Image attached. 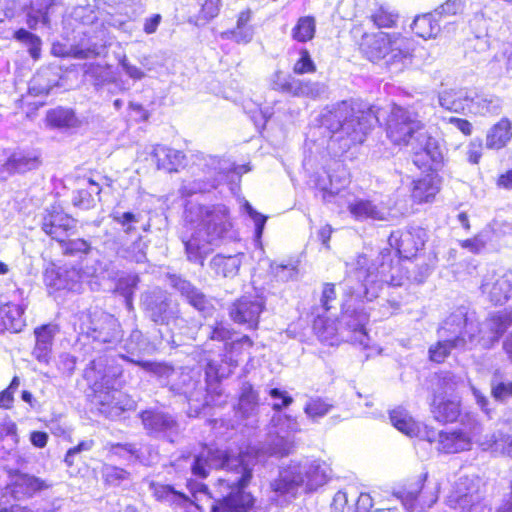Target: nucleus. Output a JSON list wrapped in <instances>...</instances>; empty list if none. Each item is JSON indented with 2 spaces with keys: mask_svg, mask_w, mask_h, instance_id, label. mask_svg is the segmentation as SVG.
I'll list each match as a JSON object with an SVG mask.
<instances>
[{
  "mask_svg": "<svg viewBox=\"0 0 512 512\" xmlns=\"http://www.w3.org/2000/svg\"><path fill=\"white\" fill-rule=\"evenodd\" d=\"M13 475L15 477L13 486L17 489V491L24 495L32 496L35 493L48 488V485L45 483V481L36 476L24 474L19 471H15Z\"/></svg>",
  "mask_w": 512,
  "mask_h": 512,
  "instance_id": "obj_26",
  "label": "nucleus"
},
{
  "mask_svg": "<svg viewBox=\"0 0 512 512\" xmlns=\"http://www.w3.org/2000/svg\"><path fill=\"white\" fill-rule=\"evenodd\" d=\"M211 266L217 275L233 277L239 271L240 261L236 256L218 254L211 260Z\"/></svg>",
  "mask_w": 512,
  "mask_h": 512,
  "instance_id": "obj_29",
  "label": "nucleus"
},
{
  "mask_svg": "<svg viewBox=\"0 0 512 512\" xmlns=\"http://www.w3.org/2000/svg\"><path fill=\"white\" fill-rule=\"evenodd\" d=\"M139 417L144 428L152 432L163 431L173 425V421L167 414L152 409L140 412Z\"/></svg>",
  "mask_w": 512,
  "mask_h": 512,
  "instance_id": "obj_27",
  "label": "nucleus"
},
{
  "mask_svg": "<svg viewBox=\"0 0 512 512\" xmlns=\"http://www.w3.org/2000/svg\"><path fill=\"white\" fill-rule=\"evenodd\" d=\"M332 407V404H329L326 400L317 397L310 399L306 403L304 412L308 417L316 419L325 416L332 409Z\"/></svg>",
  "mask_w": 512,
  "mask_h": 512,
  "instance_id": "obj_37",
  "label": "nucleus"
},
{
  "mask_svg": "<svg viewBox=\"0 0 512 512\" xmlns=\"http://www.w3.org/2000/svg\"><path fill=\"white\" fill-rule=\"evenodd\" d=\"M427 478V472L421 473L415 479L408 480L401 489L395 493V496L408 511L413 510L418 504L430 506L436 502L435 496L428 500L425 499L424 486Z\"/></svg>",
  "mask_w": 512,
  "mask_h": 512,
  "instance_id": "obj_11",
  "label": "nucleus"
},
{
  "mask_svg": "<svg viewBox=\"0 0 512 512\" xmlns=\"http://www.w3.org/2000/svg\"><path fill=\"white\" fill-rule=\"evenodd\" d=\"M373 499L369 493H360L353 503L352 512H371Z\"/></svg>",
  "mask_w": 512,
  "mask_h": 512,
  "instance_id": "obj_49",
  "label": "nucleus"
},
{
  "mask_svg": "<svg viewBox=\"0 0 512 512\" xmlns=\"http://www.w3.org/2000/svg\"><path fill=\"white\" fill-rule=\"evenodd\" d=\"M7 437H11L15 443L19 441L17 425L9 418L0 422V438L4 439Z\"/></svg>",
  "mask_w": 512,
  "mask_h": 512,
  "instance_id": "obj_48",
  "label": "nucleus"
},
{
  "mask_svg": "<svg viewBox=\"0 0 512 512\" xmlns=\"http://www.w3.org/2000/svg\"><path fill=\"white\" fill-rule=\"evenodd\" d=\"M316 18L312 15L301 16L291 29V38L297 43L311 42L316 36Z\"/></svg>",
  "mask_w": 512,
  "mask_h": 512,
  "instance_id": "obj_24",
  "label": "nucleus"
},
{
  "mask_svg": "<svg viewBox=\"0 0 512 512\" xmlns=\"http://www.w3.org/2000/svg\"><path fill=\"white\" fill-rule=\"evenodd\" d=\"M112 219L118 223L119 225L126 227V233H132L135 228L133 226H128L130 223L137 222V217L132 212H124L121 215H112Z\"/></svg>",
  "mask_w": 512,
  "mask_h": 512,
  "instance_id": "obj_50",
  "label": "nucleus"
},
{
  "mask_svg": "<svg viewBox=\"0 0 512 512\" xmlns=\"http://www.w3.org/2000/svg\"><path fill=\"white\" fill-rule=\"evenodd\" d=\"M129 114L135 122H144L149 118V112L139 103H130Z\"/></svg>",
  "mask_w": 512,
  "mask_h": 512,
  "instance_id": "obj_51",
  "label": "nucleus"
},
{
  "mask_svg": "<svg viewBox=\"0 0 512 512\" xmlns=\"http://www.w3.org/2000/svg\"><path fill=\"white\" fill-rule=\"evenodd\" d=\"M14 402L12 391L2 390L0 392V409H10Z\"/></svg>",
  "mask_w": 512,
  "mask_h": 512,
  "instance_id": "obj_59",
  "label": "nucleus"
},
{
  "mask_svg": "<svg viewBox=\"0 0 512 512\" xmlns=\"http://www.w3.org/2000/svg\"><path fill=\"white\" fill-rule=\"evenodd\" d=\"M76 223L77 220L66 213L61 204L53 203L43 213L41 230L52 241L59 244L63 256L84 258L91 253L92 245L85 238H70L75 233Z\"/></svg>",
  "mask_w": 512,
  "mask_h": 512,
  "instance_id": "obj_4",
  "label": "nucleus"
},
{
  "mask_svg": "<svg viewBox=\"0 0 512 512\" xmlns=\"http://www.w3.org/2000/svg\"><path fill=\"white\" fill-rule=\"evenodd\" d=\"M298 55V59L293 64L294 74H314L317 71V65L314 62L309 50L305 47H302L299 49Z\"/></svg>",
  "mask_w": 512,
  "mask_h": 512,
  "instance_id": "obj_34",
  "label": "nucleus"
},
{
  "mask_svg": "<svg viewBox=\"0 0 512 512\" xmlns=\"http://www.w3.org/2000/svg\"><path fill=\"white\" fill-rule=\"evenodd\" d=\"M151 157L157 169L168 173L178 172L186 166L187 162L186 155L183 151L163 144L154 145Z\"/></svg>",
  "mask_w": 512,
  "mask_h": 512,
  "instance_id": "obj_13",
  "label": "nucleus"
},
{
  "mask_svg": "<svg viewBox=\"0 0 512 512\" xmlns=\"http://www.w3.org/2000/svg\"><path fill=\"white\" fill-rule=\"evenodd\" d=\"M439 191V181L431 175H425L412 181L410 199L414 205L430 204Z\"/></svg>",
  "mask_w": 512,
  "mask_h": 512,
  "instance_id": "obj_16",
  "label": "nucleus"
},
{
  "mask_svg": "<svg viewBox=\"0 0 512 512\" xmlns=\"http://www.w3.org/2000/svg\"><path fill=\"white\" fill-rule=\"evenodd\" d=\"M252 18V10L246 8L237 15L236 25L230 31V34L237 42L247 43L251 40V33L248 31V25Z\"/></svg>",
  "mask_w": 512,
  "mask_h": 512,
  "instance_id": "obj_30",
  "label": "nucleus"
},
{
  "mask_svg": "<svg viewBox=\"0 0 512 512\" xmlns=\"http://www.w3.org/2000/svg\"><path fill=\"white\" fill-rule=\"evenodd\" d=\"M399 15L387 5H379L369 16V20L378 29H391L396 27Z\"/></svg>",
  "mask_w": 512,
  "mask_h": 512,
  "instance_id": "obj_28",
  "label": "nucleus"
},
{
  "mask_svg": "<svg viewBox=\"0 0 512 512\" xmlns=\"http://www.w3.org/2000/svg\"><path fill=\"white\" fill-rule=\"evenodd\" d=\"M13 37L17 40V41H20V42H32L33 40L36 39V37H38L37 35L35 34H32L31 32L27 31L26 29L24 28H20L18 30H16L13 34Z\"/></svg>",
  "mask_w": 512,
  "mask_h": 512,
  "instance_id": "obj_60",
  "label": "nucleus"
},
{
  "mask_svg": "<svg viewBox=\"0 0 512 512\" xmlns=\"http://www.w3.org/2000/svg\"><path fill=\"white\" fill-rule=\"evenodd\" d=\"M427 241L428 233L420 226L397 229L388 237L390 247L395 250L398 258L404 261H412L423 255Z\"/></svg>",
  "mask_w": 512,
  "mask_h": 512,
  "instance_id": "obj_8",
  "label": "nucleus"
},
{
  "mask_svg": "<svg viewBox=\"0 0 512 512\" xmlns=\"http://www.w3.org/2000/svg\"><path fill=\"white\" fill-rule=\"evenodd\" d=\"M449 123L455 125L464 135H470L472 132L471 123L466 119L450 117Z\"/></svg>",
  "mask_w": 512,
  "mask_h": 512,
  "instance_id": "obj_56",
  "label": "nucleus"
},
{
  "mask_svg": "<svg viewBox=\"0 0 512 512\" xmlns=\"http://www.w3.org/2000/svg\"><path fill=\"white\" fill-rule=\"evenodd\" d=\"M482 450L499 452L512 457V437L500 433L482 443Z\"/></svg>",
  "mask_w": 512,
  "mask_h": 512,
  "instance_id": "obj_33",
  "label": "nucleus"
},
{
  "mask_svg": "<svg viewBox=\"0 0 512 512\" xmlns=\"http://www.w3.org/2000/svg\"><path fill=\"white\" fill-rule=\"evenodd\" d=\"M103 180H110L106 176L100 175L96 171H89V176L74 193L72 197V204L79 209L88 210L96 206L97 201L100 200L102 192Z\"/></svg>",
  "mask_w": 512,
  "mask_h": 512,
  "instance_id": "obj_10",
  "label": "nucleus"
},
{
  "mask_svg": "<svg viewBox=\"0 0 512 512\" xmlns=\"http://www.w3.org/2000/svg\"><path fill=\"white\" fill-rule=\"evenodd\" d=\"M131 363L147 372H151L154 374H162L170 369V367L167 364L154 361L131 360Z\"/></svg>",
  "mask_w": 512,
  "mask_h": 512,
  "instance_id": "obj_46",
  "label": "nucleus"
},
{
  "mask_svg": "<svg viewBox=\"0 0 512 512\" xmlns=\"http://www.w3.org/2000/svg\"><path fill=\"white\" fill-rule=\"evenodd\" d=\"M512 139V122L504 117L495 123L486 134V147L500 150L507 146Z\"/></svg>",
  "mask_w": 512,
  "mask_h": 512,
  "instance_id": "obj_21",
  "label": "nucleus"
},
{
  "mask_svg": "<svg viewBox=\"0 0 512 512\" xmlns=\"http://www.w3.org/2000/svg\"><path fill=\"white\" fill-rule=\"evenodd\" d=\"M35 344L32 355L40 363L48 364L51 359L54 337L58 326L46 323L34 328Z\"/></svg>",
  "mask_w": 512,
  "mask_h": 512,
  "instance_id": "obj_14",
  "label": "nucleus"
},
{
  "mask_svg": "<svg viewBox=\"0 0 512 512\" xmlns=\"http://www.w3.org/2000/svg\"><path fill=\"white\" fill-rule=\"evenodd\" d=\"M29 44V53L31 57L35 60L39 59L41 54V39L39 37H36V39L30 42Z\"/></svg>",
  "mask_w": 512,
  "mask_h": 512,
  "instance_id": "obj_64",
  "label": "nucleus"
},
{
  "mask_svg": "<svg viewBox=\"0 0 512 512\" xmlns=\"http://www.w3.org/2000/svg\"><path fill=\"white\" fill-rule=\"evenodd\" d=\"M265 298L257 293H247L235 299L228 310L229 318L248 330H257L261 314L265 311Z\"/></svg>",
  "mask_w": 512,
  "mask_h": 512,
  "instance_id": "obj_9",
  "label": "nucleus"
},
{
  "mask_svg": "<svg viewBox=\"0 0 512 512\" xmlns=\"http://www.w3.org/2000/svg\"><path fill=\"white\" fill-rule=\"evenodd\" d=\"M207 448L206 453L194 456L190 466L192 475L201 480L210 476V462L224 475L217 477L213 488L218 495L210 506V512H255L258 499L248 491L254 478V469L248 458L249 451H240L232 455L229 450Z\"/></svg>",
  "mask_w": 512,
  "mask_h": 512,
  "instance_id": "obj_1",
  "label": "nucleus"
},
{
  "mask_svg": "<svg viewBox=\"0 0 512 512\" xmlns=\"http://www.w3.org/2000/svg\"><path fill=\"white\" fill-rule=\"evenodd\" d=\"M49 436L44 431H32L30 433L31 444L37 448H44L48 443Z\"/></svg>",
  "mask_w": 512,
  "mask_h": 512,
  "instance_id": "obj_54",
  "label": "nucleus"
},
{
  "mask_svg": "<svg viewBox=\"0 0 512 512\" xmlns=\"http://www.w3.org/2000/svg\"><path fill=\"white\" fill-rule=\"evenodd\" d=\"M392 425L409 437L419 436L421 425L416 422L405 410L397 408L389 413Z\"/></svg>",
  "mask_w": 512,
  "mask_h": 512,
  "instance_id": "obj_25",
  "label": "nucleus"
},
{
  "mask_svg": "<svg viewBox=\"0 0 512 512\" xmlns=\"http://www.w3.org/2000/svg\"><path fill=\"white\" fill-rule=\"evenodd\" d=\"M95 445L93 439L81 440L77 445L69 448L64 456V463L67 467H73L75 465L74 457L76 454L81 452L90 451Z\"/></svg>",
  "mask_w": 512,
  "mask_h": 512,
  "instance_id": "obj_39",
  "label": "nucleus"
},
{
  "mask_svg": "<svg viewBox=\"0 0 512 512\" xmlns=\"http://www.w3.org/2000/svg\"><path fill=\"white\" fill-rule=\"evenodd\" d=\"M129 477L130 473L126 469L115 465H106L102 469V480L107 486L119 485Z\"/></svg>",
  "mask_w": 512,
  "mask_h": 512,
  "instance_id": "obj_35",
  "label": "nucleus"
},
{
  "mask_svg": "<svg viewBox=\"0 0 512 512\" xmlns=\"http://www.w3.org/2000/svg\"><path fill=\"white\" fill-rule=\"evenodd\" d=\"M173 486L164 483L152 482L150 489L155 500L159 502H169Z\"/></svg>",
  "mask_w": 512,
  "mask_h": 512,
  "instance_id": "obj_43",
  "label": "nucleus"
},
{
  "mask_svg": "<svg viewBox=\"0 0 512 512\" xmlns=\"http://www.w3.org/2000/svg\"><path fill=\"white\" fill-rule=\"evenodd\" d=\"M384 131L390 143L399 149L410 148L413 163L420 169L435 161L437 144L413 106L391 103Z\"/></svg>",
  "mask_w": 512,
  "mask_h": 512,
  "instance_id": "obj_2",
  "label": "nucleus"
},
{
  "mask_svg": "<svg viewBox=\"0 0 512 512\" xmlns=\"http://www.w3.org/2000/svg\"><path fill=\"white\" fill-rule=\"evenodd\" d=\"M269 394L272 398H280L282 399V404H274L273 409L276 411H280L282 408L289 406L293 399L291 396L287 395L285 392H282L278 388H272L269 391Z\"/></svg>",
  "mask_w": 512,
  "mask_h": 512,
  "instance_id": "obj_52",
  "label": "nucleus"
},
{
  "mask_svg": "<svg viewBox=\"0 0 512 512\" xmlns=\"http://www.w3.org/2000/svg\"><path fill=\"white\" fill-rule=\"evenodd\" d=\"M472 436L461 430L441 431L437 450L444 454H456L470 450Z\"/></svg>",
  "mask_w": 512,
  "mask_h": 512,
  "instance_id": "obj_17",
  "label": "nucleus"
},
{
  "mask_svg": "<svg viewBox=\"0 0 512 512\" xmlns=\"http://www.w3.org/2000/svg\"><path fill=\"white\" fill-rule=\"evenodd\" d=\"M107 449L112 453H117L118 451H125L129 454L135 453V446L130 443H109Z\"/></svg>",
  "mask_w": 512,
  "mask_h": 512,
  "instance_id": "obj_58",
  "label": "nucleus"
},
{
  "mask_svg": "<svg viewBox=\"0 0 512 512\" xmlns=\"http://www.w3.org/2000/svg\"><path fill=\"white\" fill-rule=\"evenodd\" d=\"M55 55L62 58H75V59H91L99 56V51L96 47L79 48L74 47L69 51L63 53H54Z\"/></svg>",
  "mask_w": 512,
  "mask_h": 512,
  "instance_id": "obj_40",
  "label": "nucleus"
},
{
  "mask_svg": "<svg viewBox=\"0 0 512 512\" xmlns=\"http://www.w3.org/2000/svg\"><path fill=\"white\" fill-rule=\"evenodd\" d=\"M496 185L505 190L512 189V168L497 177Z\"/></svg>",
  "mask_w": 512,
  "mask_h": 512,
  "instance_id": "obj_55",
  "label": "nucleus"
},
{
  "mask_svg": "<svg viewBox=\"0 0 512 512\" xmlns=\"http://www.w3.org/2000/svg\"><path fill=\"white\" fill-rule=\"evenodd\" d=\"M228 225L226 213H216L213 211L206 213L204 226L209 235L214 234L217 237H221L228 230Z\"/></svg>",
  "mask_w": 512,
  "mask_h": 512,
  "instance_id": "obj_32",
  "label": "nucleus"
},
{
  "mask_svg": "<svg viewBox=\"0 0 512 512\" xmlns=\"http://www.w3.org/2000/svg\"><path fill=\"white\" fill-rule=\"evenodd\" d=\"M491 394L497 401H505L508 398H512V381L498 382L493 385Z\"/></svg>",
  "mask_w": 512,
  "mask_h": 512,
  "instance_id": "obj_47",
  "label": "nucleus"
},
{
  "mask_svg": "<svg viewBox=\"0 0 512 512\" xmlns=\"http://www.w3.org/2000/svg\"><path fill=\"white\" fill-rule=\"evenodd\" d=\"M347 209L356 221H388L389 211L371 199L356 198Z\"/></svg>",
  "mask_w": 512,
  "mask_h": 512,
  "instance_id": "obj_15",
  "label": "nucleus"
},
{
  "mask_svg": "<svg viewBox=\"0 0 512 512\" xmlns=\"http://www.w3.org/2000/svg\"><path fill=\"white\" fill-rule=\"evenodd\" d=\"M185 485L192 499L195 498L198 493L204 494L213 500L217 498L213 497L212 491L206 483L197 482L195 479L190 478L186 480Z\"/></svg>",
  "mask_w": 512,
  "mask_h": 512,
  "instance_id": "obj_44",
  "label": "nucleus"
},
{
  "mask_svg": "<svg viewBox=\"0 0 512 512\" xmlns=\"http://www.w3.org/2000/svg\"><path fill=\"white\" fill-rule=\"evenodd\" d=\"M404 44L405 38L401 33L383 31H363L361 36L355 40V46L359 53L373 64L381 61H385L387 65L402 63L411 56Z\"/></svg>",
  "mask_w": 512,
  "mask_h": 512,
  "instance_id": "obj_5",
  "label": "nucleus"
},
{
  "mask_svg": "<svg viewBox=\"0 0 512 512\" xmlns=\"http://www.w3.org/2000/svg\"><path fill=\"white\" fill-rule=\"evenodd\" d=\"M466 340L463 336L457 335L450 340L437 341L428 349V359L436 364H442L450 356L452 349L464 346Z\"/></svg>",
  "mask_w": 512,
  "mask_h": 512,
  "instance_id": "obj_23",
  "label": "nucleus"
},
{
  "mask_svg": "<svg viewBox=\"0 0 512 512\" xmlns=\"http://www.w3.org/2000/svg\"><path fill=\"white\" fill-rule=\"evenodd\" d=\"M490 329L501 336L512 325V315L509 313H500L493 315L488 319Z\"/></svg>",
  "mask_w": 512,
  "mask_h": 512,
  "instance_id": "obj_38",
  "label": "nucleus"
},
{
  "mask_svg": "<svg viewBox=\"0 0 512 512\" xmlns=\"http://www.w3.org/2000/svg\"><path fill=\"white\" fill-rule=\"evenodd\" d=\"M45 124L51 129H71L80 125V120L72 108L57 106L46 112Z\"/></svg>",
  "mask_w": 512,
  "mask_h": 512,
  "instance_id": "obj_20",
  "label": "nucleus"
},
{
  "mask_svg": "<svg viewBox=\"0 0 512 512\" xmlns=\"http://www.w3.org/2000/svg\"><path fill=\"white\" fill-rule=\"evenodd\" d=\"M185 297L188 303L198 311H205L209 306L207 297L197 289H190L186 292Z\"/></svg>",
  "mask_w": 512,
  "mask_h": 512,
  "instance_id": "obj_42",
  "label": "nucleus"
},
{
  "mask_svg": "<svg viewBox=\"0 0 512 512\" xmlns=\"http://www.w3.org/2000/svg\"><path fill=\"white\" fill-rule=\"evenodd\" d=\"M196 11L188 16V23L201 27L209 24L221 14L223 0H194Z\"/></svg>",
  "mask_w": 512,
  "mask_h": 512,
  "instance_id": "obj_19",
  "label": "nucleus"
},
{
  "mask_svg": "<svg viewBox=\"0 0 512 512\" xmlns=\"http://www.w3.org/2000/svg\"><path fill=\"white\" fill-rule=\"evenodd\" d=\"M162 21L160 14H153L152 16L145 19L143 24V31L146 34H153L157 31L159 24Z\"/></svg>",
  "mask_w": 512,
  "mask_h": 512,
  "instance_id": "obj_53",
  "label": "nucleus"
},
{
  "mask_svg": "<svg viewBox=\"0 0 512 512\" xmlns=\"http://www.w3.org/2000/svg\"><path fill=\"white\" fill-rule=\"evenodd\" d=\"M440 14L426 13L417 16L412 24L414 34L423 39L435 38L441 31Z\"/></svg>",
  "mask_w": 512,
  "mask_h": 512,
  "instance_id": "obj_22",
  "label": "nucleus"
},
{
  "mask_svg": "<svg viewBox=\"0 0 512 512\" xmlns=\"http://www.w3.org/2000/svg\"><path fill=\"white\" fill-rule=\"evenodd\" d=\"M327 120L330 121L329 145L344 154L364 144L379 120L378 109L374 105L343 100L333 106Z\"/></svg>",
  "mask_w": 512,
  "mask_h": 512,
  "instance_id": "obj_3",
  "label": "nucleus"
},
{
  "mask_svg": "<svg viewBox=\"0 0 512 512\" xmlns=\"http://www.w3.org/2000/svg\"><path fill=\"white\" fill-rule=\"evenodd\" d=\"M250 216L253 218L256 226V232L258 235H260L263 231L264 225L266 223L267 217L264 215H261L260 213L250 210L249 211Z\"/></svg>",
  "mask_w": 512,
  "mask_h": 512,
  "instance_id": "obj_62",
  "label": "nucleus"
},
{
  "mask_svg": "<svg viewBox=\"0 0 512 512\" xmlns=\"http://www.w3.org/2000/svg\"><path fill=\"white\" fill-rule=\"evenodd\" d=\"M43 281L45 286L50 289L51 292H56L62 289L63 277L60 268L54 263L47 266L43 272Z\"/></svg>",
  "mask_w": 512,
  "mask_h": 512,
  "instance_id": "obj_36",
  "label": "nucleus"
},
{
  "mask_svg": "<svg viewBox=\"0 0 512 512\" xmlns=\"http://www.w3.org/2000/svg\"><path fill=\"white\" fill-rule=\"evenodd\" d=\"M168 504L182 512H202V507L189 495L173 488Z\"/></svg>",
  "mask_w": 512,
  "mask_h": 512,
  "instance_id": "obj_31",
  "label": "nucleus"
},
{
  "mask_svg": "<svg viewBox=\"0 0 512 512\" xmlns=\"http://www.w3.org/2000/svg\"><path fill=\"white\" fill-rule=\"evenodd\" d=\"M337 299L336 285L331 282H326L322 285V292L320 297V304L325 312H328L332 305L331 303Z\"/></svg>",
  "mask_w": 512,
  "mask_h": 512,
  "instance_id": "obj_41",
  "label": "nucleus"
},
{
  "mask_svg": "<svg viewBox=\"0 0 512 512\" xmlns=\"http://www.w3.org/2000/svg\"><path fill=\"white\" fill-rule=\"evenodd\" d=\"M257 398V393L254 391L253 386L249 383L245 384L240 396V400L254 401Z\"/></svg>",
  "mask_w": 512,
  "mask_h": 512,
  "instance_id": "obj_63",
  "label": "nucleus"
},
{
  "mask_svg": "<svg viewBox=\"0 0 512 512\" xmlns=\"http://www.w3.org/2000/svg\"><path fill=\"white\" fill-rule=\"evenodd\" d=\"M234 334V330L228 327L223 321H216L212 326L210 333L208 335V339L210 341L223 342L225 343V351L229 354H241L242 347H247L248 349L254 347L253 339L244 334L240 338L228 342Z\"/></svg>",
  "mask_w": 512,
  "mask_h": 512,
  "instance_id": "obj_12",
  "label": "nucleus"
},
{
  "mask_svg": "<svg viewBox=\"0 0 512 512\" xmlns=\"http://www.w3.org/2000/svg\"><path fill=\"white\" fill-rule=\"evenodd\" d=\"M250 216L253 218L256 226V232L258 235H260L263 231L264 225L266 223L267 217L264 215H261L260 213L250 210L249 211Z\"/></svg>",
  "mask_w": 512,
  "mask_h": 512,
  "instance_id": "obj_61",
  "label": "nucleus"
},
{
  "mask_svg": "<svg viewBox=\"0 0 512 512\" xmlns=\"http://www.w3.org/2000/svg\"><path fill=\"white\" fill-rule=\"evenodd\" d=\"M29 298L24 289L13 284L0 294V334H19L27 327Z\"/></svg>",
  "mask_w": 512,
  "mask_h": 512,
  "instance_id": "obj_6",
  "label": "nucleus"
},
{
  "mask_svg": "<svg viewBox=\"0 0 512 512\" xmlns=\"http://www.w3.org/2000/svg\"><path fill=\"white\" fill-rule=\"evenodd\" d=\"M420 434H421V436H420L421 439H423L429 443H434V442L438 443V440L440 439L441 431L438 432L433 427L424 426V428H423V430H421Z\"/></svg>",
  "mask_w": 512,
  "mask_h": 512,
  "instance_id": "obj_57",
  "label": "nucleus"
},
{
  "mask_svg": "<svg viewBox=\"0 0 512 512\" xmlns=\"http://www.w3.org/2000/svg\"><path fill=\"white\" fill-rule=\"evenodd\" d=\"M456 381L453 377L439 379L431 401L433 418L441 424L455 423L461 415L460 400L456 395Z\"/></svg>",
  "mask_w": 512,
  "mask_h": 512,
  "instance_id": "obj_7",
  "label": "nucleus"
},
{
  "mask_svg": "<svg viewBox=\"0 0 512 512\" xmlns=\"http://www.w3.org/2000/svg\"><path fill=\"white\" fill-rule=\"evenodd\" d=\"M353 504L348 501L346 492L338 491L331 503V512H352Z\"/></svg>",
  "mask_w": 512,
  "mask_h": 512,
  "instance_id": "obj_45",
  "label": "nucleus"
},
{
  "mask_svg": "<svg viewBox=\"0 0 512 512\" xmlns=\"http://www.w3.org/2000/svg\"><path fill=\"white\" fill-rule=\"evenodd\" d=\"M272 89L278 93L287 94L292 97H315L317 90L315 84L309 80H301L294 77L275 79Z\"/></svg>",
  "mask_w": 512,
  "mask_h": 512,
  "instance_id": "obj_18",
  "label": "nucleus"
}]
</instances>
